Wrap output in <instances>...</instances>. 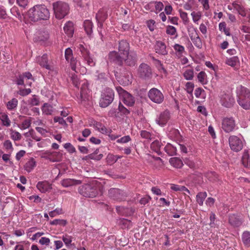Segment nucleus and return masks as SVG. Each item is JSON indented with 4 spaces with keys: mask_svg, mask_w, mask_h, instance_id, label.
I'll list each match as a JSON object with an SVG mask.
<instances>
[{
    "mask_svg": "<svg viewBox=\"0 0 250 250\" xmlns=\"http://www.w3.org/2000/svg\"><path fill=\"white\" fill-rule=\"evenodd\" d=\"M108 60L114 64L122 66L125 62L127 66L132 67L136 65L137 61V54L131 51L126 56H121L116 51H111L108 54Z\"/></svg>",
    "mask_w": 250,
    "mask_h": 250,
    "instance_id": "1",
    "label": "nucleus"
},
{
    "mask_svg": "<svg viewBox=\"0 0 250 250\" xmlns=\"http://www.w3.org/2000/svg\"><path fill=\"white\" fill-rule=\"evenodd\" d=\"M28 16L31 21L36 22L48 20L50 17V13L44 5H36L29 10Z\"/></svg>",
    "mask_w": 250,
    "mask_h": 250,
    "instance_id": "2",
    "label": "nucleus"
},
{
    "mask_svg": "<svg viewBox=\"0 0 250 250\" xmlns=\"http://www.w3.org/2000/svg\"><path fill=\"white\" fill-rule=\"evenodd\" d=\"M99 192V187L95 183L86 184L79 188V192L85 197H95L98 195Z\"/></svg>",
    "mask_w": 250,
    "mask_h": 250,
    "instance_id": "3",
    "label": "nucleus"
},
{
    "mask_svg": "<svg viewBox=\"0 0 250 250\" xmlns=\"http://www.w3.org/2000/svg\"><path fill=\"white\" fill-rule=\"evenodd\" d=\"M55 17L59 20L64 18L69 13V7L67 3L58 1L53 3Z\"/></svg>",
    "mask_w": 250,
    "mask_h": 250,
    "instance_id": "4",
    "label": "nucleus"
},
{
    "mask_svg": "<svg viewBox=\"0 0 250 250\" xmlns=\"http://www.w3.org/2000/svg\"><path fill=\"white\" fill-rule=\"evenodd\" d=\"M114 93L110 88H106L101 94L99 102L100 107L105 108L107 107L113 101Z\"/></svg>",
    "mask_w": 250,
    "mask_h": 250,
    "instance_id": "5",
    "label": "nucleus"
},
{
    "mask_svg": "<svg viewBox=\"0 0 250 250\" xmlns=\"http://www.w3.org/2000/svg\"><path fill=\"white\" fill-rule=\"evenodd\" d=\"M129 73L130 72L127 69L123 67L115 71V76L121 84L126 85L131 83Z\"/></svg>",
    "mask_w": 250,
    "mask_h": 250,
    "instance_id": "6",
    "label": "nucleus"
},
{
    "mask_svg": "<svg viewBox=\"0 0 250 250\" xmlns=\"http://www.w3.org/2000/svg\"><path fill=\"white\" fill-rule=\"evenodd\" d=\"M237 102L244 109H250V91L247 88L243 87L241 94L238 97Z\"/></svg>",
    "mask_w": 250,
    "mask_h": 250,
    "instance_id": "7",
    "label": "nucleus"
},
{
    "mask_svg": "<svg viewBox=\"0 0 250 250\" xmlns=\"http://www.w3.org/2000/svg\"><path fill=\"white\" fill-rule=\"evenodd\" d=\"M138 74L140 78L144 80H148L152 77V69L147 64L142 63L139 66Z\"/></svg>",
    "mask_w": 250,
    "mask_h": 250,
    "instance_id": "8",
    "label": "nucleus"
},
{
    "mask_svg": "<svg viewBox=\"0 0 250 250\" xmlns=\"http://www.w3.org/2000/svg\"><path fill=\"white\" fill-rule=\"evenodd\" d=\"M147 95L151 101L156 104L162 103L164 99L163 93L156 88L150 89L148 92Z\"/></svg>",
    "mask_w": 250,
    "mask_h": 250,
    "instance_id": "9",
    "label": "nucleus"
},
{
    "mask_svg": "<svg viewBox=\"0 0 250 250\" xmlns=\"http://www.w3.org/2000/svg\"><path fill=\"white\" fill-rule=\"evenodd\" d=\"M109 197L114 200L121 201L125 200L127 197V193L119 188H111L108 191Z\"/></svg>",
    "mask_w": 250,
    "mask_h": 250,
    "instance_id": "10",
    "label": "nucleus"
},
{
    "mask_svg": "<svg viewBox=\"0 0 250 250\" xmlns=\"http://www.w3.org/2000/svg\"><path fill=\"white\" fill-rule=\"evenodd\" d=\"M229 144L231 150L235 152L240 151L243 146L242 141L236 136H231L229 139Z\"/></svg>",
    "mask_w": 250,
    "mask_h": 250,
    "instance_id": "11",
    "label": "nucleus"
},
{
    "mask_svg": "<svg viewBox=\"0 0 250 250\" xmlns=\"http://www.w3.org/2000/svg\"><path fill=\"white\" fill-rule=\"evenodd\" d=\"M222 127L223 129L227 133L233 130L235 126L234 120L232 117L225 118L222 121Z\"/></svg>",
    "mask_w": 250,
    "mask_h": 250,
    "instance_id": "12",
    "label": "nucleus"
},
{
    "mask_svg": "<svg viewBox=\"0 0 250 250\" xmlns=\"http://www.w3.org/2000/svg\"><path fill=\"white\" fill-rule=\"evenodd\" d=\"M243 222V218L241 215L236 214H232L229 215V223L234 228L241 226Z\"/></svg>",
    "mask_w": 250,
    "mask_h": 250,
    "instance_id": "13",
    "label": "nucleus"
},
{
    "mask_svg": "<svg viewBox=\"0 0 250 250\" xmlns=\"http://www.w3.org/2000/svg\"><path fill=\"white\" fill-rule=\"evenodd\" d=\"M107 18V11L105 9L100 10L96 16V19L98 22V26L99 28H102L103 23Z\"/></svg>",
    "mask_w": 250,
    "mask_h": 250,
    "instance_id": "14",
    "label": "nucleus"
},
{
    "mask_svg": "<svg viewBox=\"0 0 250 250\" xmlns=\"http://www.w3.org/2000/svg\"><path fill=\"white\" fill-rule=\"evenodd\" d=\"M170 118L169 112L167 110H165L162 112L159 117L156 119V122L159 125L163 126L166 125Z\"/></svg>",
    "mask_w": 250,
    "mask_h": 250,
    "instance_id": "15",
    "label": "nucleus"
},
{
    "mask_svg": "<svg viewBox=\"0 0 250 250\" xmlns=\"http://www.w3.org/2000/svg\"><path fill=\"white\" fill-rule=\"evenodd\" d=\"M221 103L223 106L230 108L233 106L234 99L231 95L225 94L223 95L221 98Z\"/></svg>",
    "mask_w": 250,
    "mask_h": 250,
    "instance_id": "16",
    "label": "nucleus"
},
{
    "mask_svg": "<svg viewBox=\"0 0 250 250\" xmlns=\"http://www.w3.org/2000/svg\"><path fill=\"white\" fill-rule=\"evenodd\" d=\"M154 48L156 53L164 56L167 54L166 45L165 43L162 41H156Z\"/></svg>",
    "mask_w": 250,
    "mask_h": 250,
    "instance_id": "17",
    "label": "nucleus"
},
{
    "mask_svg": "<svg viewBox=\"0 0 250 250\" xmlns=\"http://www.w3.org/2000/svg\"><path fill=\"white\" fill-rule=\"evenodd\" d=\"M129 51V43L124 40H122L119 42V52H118L121 56H126L128 55Z\"/></svg>",
    "mask_w": 250,
    "mask_h": 250,
    "instance_id": "18",
    "label": "nucleus"
},
{
    "mask_svg": "<svg viewBox=\"0 0 250 250\" xmlns=\"http://www.w3.org/2000/svg\"><path fill=\"white\" fill-rule=\"evenodd\" d=\"M122 102L126 105L132 106L135 103L134 98L128 92H125L120 98Z\"/></svg>",
    "mask_w": 250,
    "mask_h": 250,
    "instance_id": "19",
    "label": "nucleus"
},
{
    "mask_svg": "<svg viewBox=\"0 0 250 250\" xmlns=\"http://www.w3.org/2000/svg\"><path fill=\"white\" fill-rule=\"evenodd\" d=\"M82 183L81 180H75L73 179H64L61 181L62 185L65 188L70 186L80 185Z\"/></svg>",
    "mask_w": 250,
    "mask_h": 250,
    "instance_id": "20",
    "label": "nucleus"
},
{
    "mask_svg": "<svg viewBox=\"0 0 250 250\" xmlns=\"http://www.w3.org/2000/svg\"><path fill=\"white\" fill-rule=\"evenodd\" d=\"M37 188L42 193H45L52 188L51 185L46 181L39 182Z\"/></svg>",
    "mask_w": 250,
    "mask_h": 250,
    "instance_id": "21",
    "label": "nucleus"
},
{
    "mask_svg": "<svg viewBox=\"0 0 250 250\" xmlns=\"http://www.w3.org/2000/svg\"><path fill=\"white\" fill-rule=\"evenodd\" d=\"M63 30L68 37H72L74 31L73 22L71 21H67L63 27Z\"/></svg>",
    "mask_w": 250,
    "mask_h": 250,
    "instance_id": "22",
    "label": "nucleus"
},
{
    "mask_svg": "<svg viewBox=\"0 0 250 250\" xmlns=\"http://www.w3.org/2000/svg\"><path fill=\"white\" fill-rule=\"evenodd\" d=\"M38 61L41 66L48 70L51 69V67L48 64V58L46 54H43L42 56L39 59Z\"/></svg>",
    "mask_w": 250,
    "mask_h": 250,
    "instance_id": "23",
    "label": "nucleus"
},
{
    "mask_svg": "<svg viewBox=\"0 0 250 250\" xmlns=\"http://www.w3.org/2000/svg\"><path fill=\"white\" fill-rule=\"evenodd\" d=\"M129 212L128 213H127L126 214H125L126 215V216H130L131 215H132L134 212V209L130 208H125L124 207H121V206H117L116 207V210H117V212L121 214V215H124V214H125V210H129Z\"/></svg>",
    "mask_w": 250,
    "mask_h": 250,
    "instance_id": "24",
    "label": "nucleus"
},
{
    "mask_svg": "<svg viewBox=\"0 0 250 250\" xmlns=\"http://www.w3.org/2000/svg\"><path fill=\"white\" fill-rule=\"evenodd\" d=\"M99 150L98 148L96 149L93 153L89 154L87 156H86L83 159L87 160V159H90L91 160H95L97 161L100 160L103 157V155L102 154H100L99 155H97V154L99 153Z\"/></svg>",
    "mask_w": 250,
    "mask_h": 250,
    "instance_id": "25",
    "label": "nucleus"
},
{
    "mask_svg": "<svg viewBox=\"0 0 250 250\" xmlns=\"http://www.w3.org/2000/svg\"><path fill=\"white\" fill-rule=\"evenodd\" d=\"M242 241L245 246L250 247V232L249 231H245L243 233Z\"/></svg>",
    "mask_w": 250,
    "mask_h": 250,
    "instance_id": "26",
    "label": "nucleus"
},
{
    "mask_svg": "<svg viewBox=\"0 0 250 250\" xmlns=\"http://www.w3.org/2000/svg\"><path fill=\"white\" fill-rule=\"evenodd\" d=\"M165 150L169 156H173L176 154V148L170 144H167L165 147Z\"/></svg>",
    "mask_w": 250,
    "mask_h": 250,
    "instance_id": "27",
    "label": "nucleus"
},
{
    "mask_svg": "<svg viewBox=\"0 0 250 250\" xmlns=\"http://www.w3.org/2000/svg\"><path fill=\"white\" fill-rule=\"evenodd\" d=\"M169 163L171 165L177 168H181L183 165L181 160L177 157L171 158L169 159Z\"/></svg>",
    "mask_w": 250,
    "mask_h": 250,
    "instance_id": "28",
    "label": "nucleus"
},
{
    "mask_svg": "<svg viewBox=\"0 0 250 250\" xmlns=\"http://www.w3.org/2000/svg\"><path fill=\"white\" fill-rule=\"evenodd\" d=\"M119 223L123 229L130 228L132 226L131 221L127 219H120L119 221Z\"/></svg>",
    "mask_w": 250,
    "mask_h": 250,
    "instance_id": "29",
    "label": "nucleus"
},
{
    "mask_svg": "<svg viewBox=\"0 0 250 250\" xmlns=\"http://www.w3.org/2000/svg\"><path fill=\"white\" fill-rule=\"evenodd\" d=\"M83 27L87 34L91 35L92 33V22L89 20H86L83 22Z\"/></svg>",
    "mask_w": 250,
    "mask_h": 250,
    "instance_id": "30",
    "label": "nucleus"
},
{
    "mask_svg": "<svg viewBox=\"0 0 250 250\" xmlns=\"http://www.w3.org/2000/svg\"><path fill=\"white\" fill-rule=\"evenodd\" d=\"M207 196L206 192H200L196 195V201L200 206L203 205L204 201Z\"/></svg>",
    "mask_w": 250,
    "mask_h": 250,
    "instance_id": "31",
    "label": "nucleus"
},
{
    "mask_svg": "<svg viewBox=\"0 0 250 250\" xmlns=\"http://www.w3.org/2000/svg\"><path fill=\"white\" fill-rule=\"evenodd\" d=\"M36 166V162L33 158H31L25 165L24 168L26 171L29 172Z\"/></svg>",
    "mask_w": 250,
    "mask_h": 250,
    "instance_id": "32",
    "label": "nucleus"
},
{
    "mask_svg": "<svg viewBox=\"0 0 250 250\" xmlns=\"http://www.w3.org/2000/svg\"><path fill=\"white\" fill-rule=\"evenodd\" d=\"M205 176L210 181L214 182L218 180L217 174L213 171L208 172L206 173Z\"/></svg>",
    "mask_w": 250,
    "mask_h": 250,
    "instance_id": "33",
    "label": "nucleus"
},
{
    "mask_svg": "<svg viewBox=\"0 0 250 250\" xmlns=\"http://www.w3.org/2000/svg\"><path fill=\"white\" fill-rule=\"evenodd\" d=\"M239 62V58L237 56H234L226 60V63L232 67H234L236 65L237 63Z\"/></svg>",
    "mask_w": 250,
    "mask_h": 250,
    "instance_id": "34",
    "label": "nucleus"
},
{
    "mask_svg": "<svg viewBox=\"0 0 250 250\" xmlns=\"http://www.w3.org/2000/svg\"><path fill=\"white\" fill-rule=\"evenodd\" d=\"M0 119L1 121L2 125L6 126H10L11 122L7 115L5 113L0 114Z\"/></svg>",
    "mask_w": 250,
    "mask_h": 250,
    "instance_id": "35",
    "label": "nucleus"
},
{
    "mask_svg": "<svg viewBox=\"0 0 250 250\" xmlns=\"http://www.w3.org/2000/svg\"><path fill=\"white\" fill-rule=\"evenodd\" d=\"M51 157L50 161L53 162H60L62 157V154L59 152L52 151Z\"/></svg>",
    "mask_w": 250,
    "mask_h": 250,
    "instance_id": "36",
    "label": "nucleus"
},
{
    "mask_svg": "<svg viewBox=\"0 0 250 250\" xmlns=\"http://www.w3.org/2000/svg\"><path fill=\"white\" fill-rule=\"evenodd\" d=\"M96 127H97L99 131H100L103 134H105L107 135L108 133L112 132L111 130L107 129L105 126L103 125L101 123H98L96 124Z\"/></svg>",
    "mask_w": 250,
    "mask_h": 250,
    "instance_id": "37",
    "label": "nucleus"
},
{
    "mask_svg": "<svg viewBox=\"0 0 250 250\" xmlns=\"http://www.w3.org/2000/svg\"><path fill=\"white\" fill-rule=\"evenodd\" d=\"M233 6L239 15H241L242 17H245L246 16V12L243 7H242L241 5L237 3H233Z\"/></svg>",
    "mask_w": 250,
    "mask_h": 250,
    "instance_id": "38",
    "label": "nucleus"
},
{
    "mask_svg": "<svg viewBox=\"0 0 250 250\" xmlns=\"http://www.w3.org/2000/svg\"><path fill=\"white\" fill-rule=\"evenodd\" d=\"M191 40L192 41L194 44L198 48H201L202 47V43L201 40L198 36L193 37H190Z\"/></svg>",
    "mask_w": 250,
    "mask_h": 250,
    "instance_id": "39",
    "label": "nucleus"
},
{
    "mask_svg": "<svg viewBox=\"0 0 250 250\" xmlns=\"http://www.w3.org/2000/svg\"><path fill=\"white\" fill-rule=\"evenodd\" d=\"M18 100L16 98H13L9 101L7 104V107L8 109L12 110L16 108L18 105Z\"/></svg>",
    "mask_w": 250,
    "mask_h": 250,
    "instance_id": "40",
    "label": "nucleus"
},
{
    "mask_svg": "<svg viewBox=\"0 0 250 250\" xmlns=\"http://www.w3.org/2000/svg\"><path fill=\"white\" fill-rule=\"evenodd\" d=\"M42 110L43 113L46 115L51 114L52 112V106L47 103H45L42 106Z\"/></svg>",
    "mask_w": 250,
    "mask_h": 250,
    "instance_id": "41",
    "label": "nucleus"
},
{
    "mask_svg": "<svg viewBox=\"0 0 250 250\" xmlns=\"http://www.w3.org/2000/svg\"><path fill=\"white\" fill-rule=\"evenodd\" d=\"M219 29L220 31H223L227 36H229L230 35L229 28H226V23L225 22H222L219 23Z\"/></svg>",
    "mask_w": 250,
    "mask_h": 250,
    "instance_id": "42",
    "label": "nucleus"
},
{
    "mask_svg": "<svg viewBox=\"0 0 250 250\" xmlns=\"http://www.w3.org/2000/svg\"><path fill=\"white\" fill-rule=\"evenodd\" d=\"M249 155L247 151H245L243 153L242 158V162L243 165L245 167H248L249 165Z\"/></svg>",
    "mask_w": 250,
    "mask_h": 250,
    "instance_id": "43",
    "label": "nucleus"
},
{
    "mask_svg": "<svg viewBox=\"0 0 250 250\" xmlns=\"http://www.w3.org/2000/svg\"><path fill=\"white\" fill-rule=\"evenodd\" d=\"M70 63L71 68V69L75 71H76V67L78 64L80 65V62L78 61L76 58H75L74 57H71L69 59V61Z\"/></svg>",
    "mask_w": 250,
    "mask_h": 250,
    "instance_id": "44",
    "label": "nucleus"
},
{
    "mask_svg": "<svg viewBox=\"0 0 250 250\" xmlns=\"http://www.w3.org/2000/svg\"><path fill=\"white\" fill-rule=\"evenodd\" d=\"M67 224V221L64 219H55L50 222L51 225H59L62 226H65Z\"/></svg>",
    "mask_w": 250,
    "mask_h": 250,
    "instance_id": "45",
    "label": "nucleus"
},
{
    "mask_svg": "<svg viewBox=\"0 0 250 250\" xmlns=\"http://www.w3.org/2000/svg\"><path fill=\"white\" fill-rule=\"evenodd\" d=\"M161 145V142L158 140H155L151 143L150 147L153 150L155 151L156 152H158V151H159V148H160Z\"/></svg>",
    "mask_w": 250,
    "mask_h": 250,
    "instance_id": "46",
    "label": "nucleus"
},
{
    "mask_svg": "<svg viewBox=\"0 0 250 250\" xmlns=\"http://www.w3.org/2000/svg\"><path fill=\"white\" fill-rule=\"evenodd\" d=\"M154 64L159 71L164 73L165 74H167V70L165 68L163 64L160 60L156 61V63H155Z\"/></svg>",
    "mask_w": 250,
    "mask_h": 250,
    "instance_id": "47",
    "label": "nucleus"
},
{
    "mask_svg": "<svg viewBox=\"0 0 250 250\" xmlns=\"http://www.w3.org/2000/svg\"><path fill=\"white\" fill-rule=\"evenodd\" d=\"M193 70L192 69L187 70L184 73V76L185 78L187 80H192L193 78Z\"/></svg>",
    "mask_w": 250,
    "mask_h": 250,
    "instance_id": "48",
    "label": "nucleus"
},
{
    "mask_svg": "<svg viewBox=\"0 0 250 250\" xmlns=\"http://www.w3.org/2000/svg\"><path fill=\"white\" fill-rule=\"evenodd\" d=\"M11 13L15 16L18 19L20 20H21L22 19V14L21 13L20 10L17 7H13L11 9Z\"/></svg>",
    "mask_w": 250,
    "mask_h": 250,
    "instance_id": "49",
    "label": "nucleus"
},
{
    "mask_svg": "<svg viewBox=\"0 0 250 250\" xmlns=\"http://www.w3.org/2000/svg\"><path fill=\"white\" fill-rule=\"evenodd\" d=\"M179 12L180 13V17L182 19L184 23L187 24L189 21L188 14L186 12L182 11L181 9L179 10Z\"/></svg>",
    "mask_w": 250,
    "mask_h": 250,
    "instance_id": "50",
    "label": "nucleus"
},
{
    "mask_svg": "<svg viewBox=\"0 0 250 250\" xmlns=\"http://www.w3.org/2000/svg\"><path fill=\"white\" fill-rule=\"evenodd\" d=\"M106 162L108 164H112L117 162V158L116 156L112 154H108L106 157Z\"/></svg>",
    "mask_w": 250,
    "mask_h": 250,
    "instance_id": "51",
    "label": "nucleus"
},
{
    "mask_svg": "<svg viewBox=\"0 0 250 250\" xmlns=\"http://www.w3.org/2000/svg\"><path fill=\"white\" fill-rule=\"evenodd\" d=\"M63 146L70 153L76 152L75 148L69 143L65 144Z\"/></svg>",
    "mask_w": 250,
    "mask_h": 250,
    "instance_id": "52",
    "label": "nucleus"
},
{
    "mask_svg": "<svg viewBox=\"0 0 250 250\" xmlns=\"http://www.w3.org/2000/svg\"><path fill=\"white\" fill-rule=\"evenodd\" d=\"M176 32V28L171 25H168L167 27L166 33L167 34L170 35H174Z\"/></svg>",
    "mask_w": 250,
    "mask_h": 250,
    "instance_id": "53",
    "label": "nucleus"
},
{
    "mask_svg": "<svg viewBox=\"0 0 250 250\" xmlns=\"http://www.w3.org/2000/svg\"><path fill=\"white\" fill-rule=\"evenodd\" d=\"M72 50L70 48H67L65 51V58L66 61H69V59L73 57Z\"/></svg>",
    "mask_w": 250,
    "mask_h": 250,
    "instance_id": "54",
    "label": "nucleus"
},
{
    "mask_svg": "<svg viewBox=\"0 0 250 250\" xmlns=\"http://www.w3.org/2000/svg\"><path fill=\"white\" fill-rule=\"evenodd\" d=\"M131 140L130 137L129 135H127L118 139L116 142L118 143H126L131 141Z\"/></svg>",
    "mask_w": 250,
    "mask_h": 250,
    "instance_id": "55",
    "label": "nucleus"
},
{
    "mask_svg": "<svg viewBox=\"0 0 250 250\" xmlns=\"http://www.w3.org/2000/svg\"><path fill=\"white\" fill-rule=\"evenodd\" d=\"M118 110L119 111V112H120L124 115H127L130 113L129 110H128L125 107H124V105H123L121 103H120L119 104Z\"/></svg>",
    "mask_w": 250,
    "mask_h": 250,
    "instance_id": "56",
    "label": "nucleus"
},
{
    "mask_svg": "<svg viewBox=\"0 0 250 250\" xmlns=\"http://www.w3.org/2000/svg\"><path fill=\"white\" fill-rule=\"evenodd\" d=\"M194 86L193 83L191 82H188L186 84V87L187 92L189 94H192Z\"/></svg>",
    "mask_w": 250,
    "mask_h": 250,
    "instance_id": "57",
    "label": "nucleus"
},
{
    "mask_svg": "<svg viewBox=\"0 0 250 250\" xmlns=\"http://www.w3.org/2000/svg\"><path fill=\"white\" fill-rule=\"evenodd\" d=\"M11 138L14 141H19L21 139V136L19 132L17 131H12V132L11 133Z\"/></svg>",
    "mask_w": 250,
    "mask_h": 250,
    "instance_id": "58",
    "label": "nucleus"
},
{
    "mask_svg": "<svg viewBox=\"0 0 250 250\" xmlns=\"http://www.w3.org/2000/svg\"><path fill=\"white\" fill-rule=\"evenodd\" d=\"M119 113V111H118L117 109L115 108H112L108 111V115L111 117H117L119 116L118 115Z\"/></svg>",
    "mask_w": 250,
    "mask_h": 250,
    "instance_id": "59",
    "label": "nucleus"
},
{
    "mask_svg": "<svg viewBox=\"0 0 250 250\" xmlns=\"http://www.w3.org/2000/svg\"><path fill=\"white\" fill-rule=\"evenodd\" d=\"M141 136L145 139L151 140V133L146 130H142L140 132Z\"/></svg>",
    "mask_w": 250,
    "mask_h": 250,
    "instance_id": "60",
    "label": "nucleus"
},
{
    "mask_svg": "<svg viewBox=\"0 0 250 250\" xmlns=\"http://www.w3.org/2000/svg\"><path fill=\"white\" fill-rule=\"evenodd\" d=\"M54 121L55 123L59 122V123L62 125H66L67 124L63 119L60 117L56 116L54 118Z\"/></svg>",
    "mask_w": 250,
    "mask_h": 250,
    "instance_id": "61",
    "label": "nucleus"
},
{
    "mask_svg": "<svg viewBox=\"0 0 250 250\" xmlns=\"http://www.w3.org/2000/svg\"><path fill=\"white\" fill-rule=\"evenodd\" d=\"M206 76V73L204 71H201L197 75V78L200 83H204L205 78Z\"/></svg>",
    "mask_w": 250,
    "mask_h": 250,
    "instance_id": "62",
    "label": "nucleus"
},
{
    "mask_svg": "<svg viewBox=\"0 0 250 250\" xmlns=\"http://www.w3.org/2000/svg\"><path fill=\"white\" fill-rule=\"evenodd\" d=\"M151 200V198L149 196H146L145 197L141 198L139 203L143 205H146Z\"/></svg>",
    "mask_w": 250,
    "mask_h": 250,
    "instance_id": "63",
    "label": "nucleus"
},
{
    "mask_svg": "<svg viewBox=\"0 0 250 250\" xmlns=\"http://www.w3.org/2000/svg\"><path fill=\"white\" fill-rule=\"evenodd\" d=\"M155 21L153 20H150L147 21V26L151 31L154 30Z\"/></svg>",
    "mask_w": 250,
    "mask_h": 250,
    "instance_id": "64",
    "label": "nucleus"
}]
</instances>
